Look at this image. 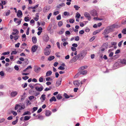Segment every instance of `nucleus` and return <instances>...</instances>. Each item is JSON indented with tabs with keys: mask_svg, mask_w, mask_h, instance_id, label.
Listing matches in <instances>:
<instances>
[{
	"mask_svg": "<svg viewBox=\"0 0 126 126\" xmlns=\"http://www.w3.org/2000/svg\"><path fill=\"white\" fill-rule=\"evenodd\" d=\"M122 32L124 34H126V29H123L122 31Z\"/></svg>",
	"mask_w": 126,
	"mask_h": 126,
	"instance_id": "64",
	"label": "nucleus"
},
{
	"mask_svg": "<svg viewBox=\"0 0 126 126\" xmlns=\"http://www.w3.org/2000/svg\"><path fill=\"white\" fill-rule=\"evenodd\" d=\"M51 46L50 45H47L46 47L45 48V50H46L47 49H49V48H50Z\"/></svg>",
	"mask_w": 126,
	"mask_h": 126,
	"instance_id": "50",
	"label": "nucleus"
},
{
	"mask_svg": "<svg viewBox=\"0 0 126 126\" xmlns=\"http://www.w3.org/2000/svg\"><path fill=\"white\" fill-rule=\"evenodd\" d=\"M74 84L75 85L76 87H78L79 85V83L78 81H75L74 82Z\"/></svg>",
	"mask_w": 126,
	"mask_h": 126,
	"instance_id": "17",
	"label": "nucleus"
},
{
	"mask_svg": "<svg viewBox=\"0 0 126 126\" xmlns=\"http://www.w3.org/2000/svg\"><path fill=\"white\" fill-rule=\"evenodd\" d=\"M123 41V40H122L118 43V46L119 47H121Z\"/></svg>",
	"mask_w": 126,
	"mask_h": 126,
	"instance_id": "52",
	"label": "nucleus"
},
{
	"mask_svg": "<svg viewBox=\"0 0 126 126\" xmlns=\"http://www.w3.org/2000/svg\"><path fill=\"white\" fill-rule=\"evenodd\" d=\"M32 68V67L31 66H29L25 69L24 70V71L25 72L27 70L30 69H31Z\"/></svg>",
	"mask_w": 126,
	"mask_h": 126,
	"instance_id": "42",
	"label": "nucleus"
},
{
	"mask_svg": "<svg viewBox=\"0 0 126 126\" xmlns=\"http://www.w3.org/2000/svg\"><path fill=\"white\" fill-rule=\"evenodd\" d=\"M52 80V79L50 77H48L46 78V80L47 81H51Z\"/></svg>",
	"mask_w": 126,
	"mask_h": 126,
	"instance_id": "51",
	"label": "nucleus"
},
{
	"mask_svg": "<svg viewBox=\"0 0 126 126\" xmlns=\"http://www.w3.org/2000/svg\"><path fill=\"white\" fill-rule=\"evenodd\" d=\"M74 8L76 10H79V8H80V7L77 5H75L74 6Z\"/></svg>",
	"mask_w": 126,
	"mask_h": 126,
	"instance_id": "41",
	"label": "nucleus"
},
{
	"mask_svg": "<svg viewBox=\"0 0 126 126\" xmlns=\"http://www.w3.org/2000/svg\"><path fill=\"white\" fill-rule=\"evenodd\" d=\"M90 13L92 16H97L98 14L96 10L93 9L90 11Z\"/></svg>",
	"mask_w": 126,
	"mask_h": 126,
	"instance_id": "4",
	"label": "nucleus"
},
{
	"mask_svg": "<svg viewBox=\"0 0 126 126\" xmlns=\"http://www.w3.org/2000/svg\"><path fill=\"white\" fill-rule=\"evenodd\" d=\"M19 104H16V105L15 109V110H17V109L19 108Z\"/></svg>",
	"mask_w": 126,
	"mask_h": 126,
	"instance_id": "62",
	"label": "nucleus"
},
{
	"mask_svg": "<svg viewBox=\"0 0 126 126\" xmlns=\"http://www.w3.org/2000/svg\"><path fill=\"white\" fill-rule=\"evenodd\" d=\"M32 42L33 44H35L36 43L37 39L36 38V37H33L32 38Z\"/></svg>",
	"mask_w": 126,
	"mask_h": 126,
	"instance_id": "16",
	"label": "nucleus"
},
{
	"mask_svg": "<svg viewBox=\"0 0 126 126\" xmlns=\"http://www.w3.org/2000/svg\"><path fill=\"white\" fill-rule=\"evenodd\" d=\"M9 53L10 52L9 51L3 52L2 54V55H8L9 54Z\"/></svg>",
	"mask_w": 126,
	"mask_h": 126,
	"instance_id": "53",
	"label": "nucleus"
},
{
	"mask_svg": "<svg viewBox=\"0 0 126 126\" xmlns=\"http://www.w3.org/2000/svg\"><path fill=\"white\" fill-rule=\"evenodd\" d=\"M45 54L46 55H49L50 54L51 52L50 50V49L45 50Z\"/></svg>",
	"mask_w": 126,
	"mask_h": 126,
	"instance_id": "15",
	"label": "nucleus"
},
{
	"mask_svg": "<svg viewBox=\"0 0 126 126\" xmlns=\"http://www.w3.org/2000/svg\"><path fill=\"white\" fill-rule=\"evenodd\" d=\"M35 85H38L36 86L35 87V89L37 91L41 92L43 89V87L41 84L39 83H37L35 84Z\"/></svg>",
	"mask_w": 126,
	"mask_h": 126,
	"instance_id": "2",
	"label": "nucleus"
},
{
	"mask_svg": "<svg viewBox=\"0 0 126 126\" xmlns=\"http://www.w3.org/2000/svg\"><path fill=\"white\" fill-rule=\"evenodd\" d=\"M79 58L78 55H77V56L74 57L70 62V63H72L75 62L78 59V58Z\"/></svg>",
	"mask_w": 126,
	"mask_h": 126,
	"instance_id": "6",
	"label": "nucleus"
},
{
	"mask_svg": "<svg viewBox=\"0 0 126 126\" xmlns=\"http://www.w3.org/2000/svg\"><path fill=\"white\" fill-rule=\"evenodd\" d=\"M13 70V68H11L9 67H7L6 68V71L9 72H11Z\"/></svg>",
	"mask_w": 126,
	"mask_h": 126,
	"instance_id": "18",
	"label": "nucleus"
},
{
	"mask_svg": "<svg viewBox=\"0 0 126 126\" xmlns=\"http://www.w3.org/2000/svg\"><path fill=\"white\" fill-rule=\"evenodd\" d=\"M31 114V113L29 111H27L25 112L22 114V116H24L27 115H30Z\"/></svg>",
	"mask_w": 126,
	"mask_h": 126,
	"instance_id": "27",
	"label": "nucleus"
},
{
	"mask_svg": "<svg viewBox=\"0 0 126 126\" xmlns=\"http://www.w3.org/2000/svg\"><path fill=\"white\" fill-rule=\"evenodd\" d=\"M61 79H59V80L57 81L56 82V86H58L59 85H60L61 84Z\"/></svg>",
	"mask_w": 126,
	"mask_h": 126,
	"instance_id": "28",
	"label": "nucleus"
},
{
	"mask_svg": "<svg viewBox=\"0 0 126 126\" xmlns=\"http://www.w3.org/2000/svg\"><path fill=\"white\" fill-rule=\"evenodd\" d=\"M38 109V107H34L33 108V110L32 112L33 113L34 111Z\"/></svg>",
	"mask_w": 126,
	"mask_h": 126,
	"instance_id": "47",
	"label": "nucleus"
},
{
	"mask_svg": "<svg viewBox=\"0 0 126 126\" xmlns=\"http://www.w3.org/2000/svg\"><path fill=\"white\" fill-rule=\"evenodd\" d=\"M45 96L46 95L45 94H43L42 95L41 97H40V99H42L43 100L42 101V102H43L46 99Z\"/></svg>",
	"mask_w": 126,
	"mask_h": 126,
	"instance_id": "22",
	"label": "nucleus"
},
{
	"mask_svg": "<svg viewBox=\"0 0 126 126\" xmlns=\"http://www.w3.org/2000/svg\"><path fill=\"white\" fill-rule=\"evenodd\" d=\"M39 5V4H38L37 5H36L35 6H34V7L32 6V7H30L29 8L32 9H36L38 7Z\"/></svg>",
	"mask_w": 126,
	"mask_h": 126,
	"instance_id": "36",
	"label": "nucleus"
},
{
	"mask_svg": "<svg viewBox=\"0 0 126 126\" xmlns=\"http://www.w3.org/2000/svg\"><path fill=\"white\" fill-rule=\"evenodd\" d=\"M120 62V63H121L122 64H126V60L125 59H123V60H122Z\"/></svg>",
	"mask_w": 126,
	"mask_h": 126,
	"instance_id": "30",
	"label": "nucleus"
},
{
	"mask_svg": "<svg viewBox=\"0 0 126 126\" xmlns=\"http://www.w3.org/2000/svg\"><path fill=\"white\" fill-rule=\"evenodd\" d=\"M10 13V10H8L7 12L6 13V16H8Z\"/></svg>",
	"mask_w": 126,
	"mask_h": 126,
	"instance_id": "43",
	"label": "nucleus"
},
{
	"mask_svg": "<svg viewBox=\"0 0 126 126\" xmlns=\"http://www.w3.org/2000/svg\"><path fill=\"white\" fill-rule=\"evenodd\" d=\"M58 25L59 27H61L63 24V22L62 21H60L58 23Z\"/></svg>",
	"mask_w": 126,
	"mask_h": 126,
	"instance_id": "46",
	"label": "nucleus"
},
{
	"mask_svg": "<svg viewBox=\"0 0 126 126\" xmlns=\"http://www.w3.org/2000/svg\"><path fill=\"white\" fill-rule=\"evenodd\" d=\"M52 27V25L50 24L47 28V30L48 31H50Z\"/></svg>",
	"mask_w": 126,
	"mask_h": 126,
	"instance_id": "44",
	"label": "nucleus"
},
{
	"mask_svg": "<svg viewBox=\"0 0 126 126\" xmlns=\"http://www.w3.org/2000/svg\"><path fill=\"white\" fill-rule=\"evenodd\" d=\"M54 56H51L48 58V61H50L53 59H54Z\"/></svg>",
	"mask_w": 126,
	"mask_h": 126,
	"instance_id": "33",
	"label": "nucleus"
},
{
	"mask_svg": "<svg viewBox=\"0 0 126 126\" xmlns=\"http://www.w3.org/2000/svg\"><path fill=\"white\" fill-rule=\"evenodd\" d=\"M50 8V6H47L45 7L43 9V11L44 13L48 12Z\"/></svg>",
	"mask_w": 126,
	"mask_h": 126,
	"instance_id": "5",
	"label": "nucleus"
},
{
	"mask_svg": "<svg viewBox=\"0 0 126 126\" xmlns=\"http://www.w3.org/2000/svg\"><path fill=\"white\" fill-rule=\"evenodd\" d=\"M94 20H101L103 19L99 18L97 17H94Z\"/></svg>",
	"mask_w": 126,
	"mask_h": 126,
	"instance_id": "45",
	"label": "nucleus"
},
{
	"mask_svg": "<svg viewBox=\"0 0 126 126\" xmlns=\"http://www.w3.org/2000/svg\"><path fill=\"white\" fill-rule=\"evenodd\" d=\"M63 14L64 16H69V13L68 12H64L63 13Z\"/></svg>",
	"mask_w": 126,
	"mask_h": 126,
	"instance_id": "48",
	"label": "nucleus"
},
{
	"mask_svg": "<svg viewBox=\"0 0 126 126\" xmlns=\"http://www.w3.org/2000/svg\"><path fill=\"white\" fill-rule=\"evenodd\" d=\"M19 36L17 35H16L15 36H14V38L15 41H16V40L18 39Z\"/></svg>",
	"mask_w": 126,
	"mask_h": 126,
	"instance_id": "38",
	"label": "nucleus"
},
{
	"mask_svg": "<svg viewBox=\"0 0 126 126\" xmlns=\"http://www.w3.org/2000/svg\"><path fill=\"white\" fill-rule=\"evenodd\" d=\"M56 101V99L55 98V97L54 96H53L52 98H51L49 100V101L50 102H52L53 101Z\"/></svg>",
	"mask_w": 126,
	"mask_h": 126,
	"instance_id": "25",
	"label": "nucleus"
},
{
	"mask_svg": "<svg viewBox=\"0 0 126 126\" xmlns=\"http://www.w3.org/2000/svg\"><path fill=\"white\" fill-rule=\"evenodd\" d=\"M29 77L28 76H25L22 77V78L23 79L26 80L28 79L29 78Z\"/></svg>",
	"mask_w": 126,
	"mask_h": 126,
	"instance_id": "61",
	"label": "nucleus"
},
{
	"mask_svg": "<svg viewBox=\"0 0 126 126\" xmlns=\"http://www.w3.org/2000/svg\"><path fill=\"white\" fill-rule=\"evenodd\" d=\"M65 35L66 36H67L66 35H70V32L68 31H66L65 32Z\"/></svg>",
	"mask_w": 126,
	"mask_h": 126,
	"instance_id": "58",
	"label": "nucleus"
},
{
	"mask_svg": "<svg viewBox=\"0 0 126 126\" xmlns=\"http://www.w3.org/2000/svg\"><path fill=\"white\" fill-rule=\"evenodd\" d=\"M17 94L18 93L17 91H12L11 93V95L12 97H14L17 95Z\"/></svg>",
	"mask_w": 126,
	"mask_h": 126,
	"instance_id": "13",
	"label": "nucleus"
},
{
	"mask_svg": "<svg viewBox=\"0 0 126 126\" xmlns=\"http://www.w3.org/2000/svg\"><path fill=\"white\" fill-rule=\"evenodd\" d=\"M87 72V70H84L83 71H81L80 72L81 74L82 75H85L86 74Z\"/></svg>",
	"mask_w": 126,
	"mask_h": 126,
	"instance_id": "35",
	"label": "nucleus"
},
{
	"mask_svg": "<svg viewBox=\"0 0 126 126\" xmlns=\"http://www.w3.org/2000/svg\"><path fill=\"white\" fill-rule=\"evenodd\" d=\"M27 39L26 35L25 34H23L22 36V41H25Z\"/></svg>",
	"mask_w": 126,
	"mask_h": 126,
	"instance_id": "21",
	"label": "nucleus"
},
{
	"mask_svg": "<svg viewBox=\"0 0 126 126\" xmlns=\"http://www.w3.org/2000/svg\"><path fill=\"white\" fill-rule=\"evenodd\" d=\"M58 69L59 70H63L65 68L62 66H60L58 68Z\"/></svg>",
	"mask_w": 126,
	"mask_h": 126,
	"instance_id": "49",
	"label": "nucleus"
},
{
	"mask_svg": "<svg viewBox=\"0 0 126 126\" xmlns=\"http://www.w3.org/2000/svg\"><path fill=\"white\" fill-rule=\"evenodd\" d=\"M24 20L26 22L29 21V18L28 17H25L24 18Z\"/></svg>",
	"mask_w": 126,
	"mask_h": 126,
	"instance_id": "60",
	"label": "nucleus"
},
{
	"mask_svg": "<svg viewBox=\"0 0 126 126\" xmlns=\"http://www.w3.org/2000/svg\"><path fill=\"white\" fill-rule=\"evenodd\" d=\"M120 64V62L119 61H118L116 62L114 64V66H116V67H118Z\"/></svg>",
	"mask_w": 126,
	"mask_h": 126,
	"instance_id": "31",
	"label": "nucleus"
},
{
	"mask_svg": "<svg viewBox=\"0 0 126 126\" xmlns=\"http://www.w3.org/2000/svg\"><path fill=\"white\" fill-rule=\"evenodd\" d=\"M87 66H82L80 67L79 69V70L80 72L81 70H83L85 69H86L87 68Z\"/></svg>",
	"mask_w": 126,
	"mask_h": 126,
	"instance_id": "23",
	"label": "nucleus"
},
{
	"mask_svg": "<svg viewBox=\"0 0 126 126\" xmlns=\"http://www.w3.org/2000/svg\"><path fill=\"white\" fill-rule=\"evenodd\" d=\"M18 121V119H16V120L12 122V124L13 125H15L17 123Z\"/></svg>",
	"mask_w": 126,
	"mask_h": 126,
	"instance_id": "54",
	"label": "nucleus"
},
{
	"mask_svg": "<svg viewBox=\"0 0 126 126\" xmlns=\"http://www.w3.org/2000/svg\"><path fill=\"white\" fill-rule=\"evenodd\" d=\"M86 52L85 51H82L78 55L79 57V58L80 59H82L86 55Z\"/></svg>",
	"mask_w": 126,
	"mask_h": 126,
	"instance_id": "3",
	"label": "nucleus"
},
{
	"mask_svg": "<svg viewBox=\"0 0 126 126\" xmlns=\"http://www.w3.org/2000/svg\"><path fill=\"white\" fill-rule=\"evenodd\" d=\"M19 107L20 110H23L25 108V104L23 103H21L19 104Z\"/></svg>",
	"mask_w": 126,
	"mask_h": 126,
	"instance_id": "14",
	"label": "nucleus"
},
{
	"mask_svg": "<svg viewBox=\"0 0 126 126\" xmlns=\"http://www.w3.org/2000/svg\"><path fill=\"white\" fill-rule=\"evenodd\" d=\"M39 17V16L37 14H36V17L34 18L33 19L35 21H37Z\"/></svg>",
	"mask_w": 126,
	"mask_h": 126,
	"instance_id": "37",
	"label": "nucleus"
},
{
	"mask_svg": "<svg viewBox=\"0 0 126 126\" xmlns=\"http://www.w3.org/2000/svg\"><path fill=\"white\" fill-rule=\"evenodd\" d=\"M80 16V15L77 12L76 14V17L78 18H79Z\"/></svg>",
	"mask_w": 126,
	"mask_h": 126,
	"instance_id": "56",
	"label": "nucleus"
},
{
	"mask_svg": "<svg viewBox=\"0 0 126 126\" xmlns=\"http://www.w3.org/2000/svg\"><path fill=\"white\" fill-rule=\"evenodd\" d=\"M43 40L45 42H47L49 39V38L47 35H45L44 36L43 38Z\"/></svg>",
	"mask_w": 126,
	"mask_h": 126,
	"instance_id": "8",
	"label": "nucleus"
},
{
	"mask_svg": "<svg viewBox=\"0 0 126 126\" xmlns=\"http://www.w3.org/2000/svg\"><path fill=\"white\" fill-rule=\"evenodd\" d=\"M13 32H12V35H18L19 32L17 29H13Z\"/></svg>",
	"mask_w": 126,
	"mask_h": 126,
	"instance_id": "12",
	"label": "nucleus"
},
{
	"mask_svg": "<svg viewBox=\"0 0 126 126\" xmlns=\"http://www.w3.org/2000/svg\"><path fill=\"white\" fill-rule=\"evenodd\" d=\"M25 94V93H24V94L23 95H21V101H23L24 100V99L25 97L24 96V95Z\"/></svg>",
	"mask_w": 126,
	"mask_h": 126,
	"instance_id": "32",
	"label": "nucleus"
},
{
	"mask_svg": "<svg viewBox=\"0 0 126 126\" xmlns=\"http://www.w3.org/2000/svg\"><path fill=\"white\" fill-rule=\"evenodd\" d=\"M102 29H100L94 31L93 33V35H95L97 33L100 32L102 30Z\"/></svg>",
	"mask_w": 126,
	"mask_h": 126,
	"instance_id": "19",
	"label": "nucleus"
},
{
	"mask_svg": "<svg viewBox=\"0 0 126 126\" xmlns=\"http://www.w3.org/2000/svg\"><path fill=\"white\" fill-rule=\"evenodd\" d=\"M108 43L107 42H106L103 44V47H107L108 46Z\"/></svg>",
	"mask_w": 126,
	"mask_h": 126,
	"instance_id": "63",
	"label": "nucleus"
},
{
	"mask_svg": "<svg viewBox=\"0 0 126 126\" xmlns=\"http://www.w3.org/2000/svg\"><path fill=\"white\" fill-rule=\"evenodd\" d=\"M56 97L57 99L59 100L62 98V96H61V94H58L56 96Z\"/></svg>",
	"mask_w": 126,
	"mask_h": 126,
	"instance_id": "34",
	"label": "nucleus"
},
{
	"mask_svg": "<svg viewBox=\"0 0 126 126\" xmlns=\"http://www.w3.org/2000/svg\"><path fill=\"white\" fill-rule=\"evenodd\" d=\"M38 48L37 46L36 45L33 46L31 48L32 51V52H35Z\"/></svg>",
	"mask_w": 126,
	"mask_h": 126,
	"instance_id": "9",
	"label": "nucleus"
},
{
	"mask_svg": "<svg viewBox=\"0 0 126 126\" xmlns=\"http://www.w3.org/2000/svg\"><path fill=\"white\" fill-rule=\"evenodd\" d=\"M64 32V30L63 29H62L58 33L60 34H63Z\"/></svg>",
	"mask_w": 126,
	"mask_h": 126,
	"instance_id": "40",
	"label": "nucleus"
},
{
	"mask_svg": "<svg viewBox=\"0 0 126 126\" xmlns=\"http://www.w3.org/2000/svg\"><path fill=\"white\" fill-rule=\"evenodd\" d=\"M37 116L38 119H43V117L42 116H41L40 115H38Z\"/></svg>",
	"mask_w": 126,
	"mask_h": 126,
	"instance_id": "55",
	"label": "nucleus"
},
{
	"mask_svg": "<svg viewBox=\"0 0 126 126\" xmlns=\"http://www.w3.org/2000/svg\"><path fill=\"white\" fill-rule=\"evenodd\" d=\"M34 69L35 72L38 73L40 72L41 70V68L36 65H35L34 66Z\"/></svg>",
	"mask_w": 126,
	"mask_h": 126,
	"instance_id": "7",
	"label": "nucleus"
},
{
	"mask_svg": "<svg viewBox=\"0 0 126 126\" xmlns=\"http://www.w3.org/2000/svg\"><path fill=\"white\" fill-rule=\"evenodd\" d=\"M31 118V116H25L24 117V120L25 121L28 120Z\"/></svg>",
	"mask_w": 126,
	"mask_h": 126,
	"instance_id": "29",
	"label": "nucleus"
},
{
	"mask_svg": "<svg viewBox=\"0 0 126 126\" xmlns=\"http://www.w3.org/2000/svg\"><path fill=\"white\" fill-rule=\"evenodd\" d=\"M115 25H113L112 26L107 27L105 30L102 33V34L104 35L108 34L112 31V28L114 27Z\"/></svg>",
	"mask_w": 126,
	"mask_h": 126,
	"instance_id": "1",
	"label": "nucleus"
},
{
	"mask_svg": "<svg viewBox=\"0 0 126 126\" xmlns=\"http://www.w3.org/2000/svg\"><path fill=\"white\" fill-rule=\"evenodd\" d=\"M51 114V113L50 111L49 110H47L46 111L45 114L46 116H49Z\"/></svg>",
	"mask_w": 126,
	"mask_h": 126,
	"instance_id": "20",
	"label": "nucleus"
},
{
	"mask_svg": "<svg viewBox=\"0 0 126 126\" xmlns=\"http://www.w3.org/2000/svg\"><path fill=\"white\" fill-rule=\"evenodd\" d=\"M64 96L66 98H68L70 97L66 93L64 94Z\"/></svg>",
	"mask_w": 126,
	"mask_h": 126,
	"instance_id": "57",
	"label": "nucleus"
},
{
	"mask_svg": "<svg viewBox=\"0 0 126 126\" xmlns=\"http://www.w3.org/2000/svg\"><path fill=\"white\" fill-rule=\"evenodd\" d=\"M18 19L16 18H15L14 19V22H16V23H17L18 24V25H19L20 24L21 22V20H19L17 21L16 22V20H17Z\"/></svg>",
	"mask_w": 126,
	"mask_h": 126,
	"instance_id": "26",
	"label": "nucleus"
},
{
	"mask_svg": "<svg viewBox=\"0 0 126 126\" xmlns=\"http://www.w3.org/2000/svg\"><path fill=\"white\" fill-rule=\"evenodd\" d=\"M52 73V72L51 71H47L46 74V76H50Z\"/></svg>",
	"mask_w": 126,
	"mask_h": 126,
	"instance_id": "24",
	"label": "nucleus"
},
{
	"mask_svg": "<svg viewBox=\"0 0 126 126\" xmlns=\"http://www.w3.org/2000/svg\"><path fill=\"white\" fill-rule=\"evenodd\" d=\"M43 76L40 77L39 79V81L40 82H42L43 81Z\"/></svg>",
	"mask_w": 126,
	"mask_h": 126,
	"instance_id": "39",
	"label": "nucleus"
},
{
	"mask_svg": "<svg viewBox=\"0 0 126 126\" xmlns=\"http://www.w3.org/2000/svg\"><path fill=\"white\" fill-rule=\"evenodd\" d=\"M11 113L15 116L17 114V113L15 111L13 110L12 111Z\"/></svg>",
	"mask_w": 126,
	"mask_h": 126,
	"instance_id": "59",
	"label": "nucleus"
},
{
	"mask_svg": "<svg viewBox=\"0 0 126 126\" xmlns=\"http://www.w3.org/2000/svg\"><path fill=\"white\" fill-rule=\"evenodd\" d=\"M17 16L19 18H21L22 16V13L20 10H18L17 14Z\"/></svg>",
	"mask_w": 126,
	"mask_h": 126,
	"instance_id": "10",
	"label": "nucleus"
},
{
	"mask_svg": "<svg viewBox=\"0 0 126 126\" xmlns=\"http://www.w3.org/2000/svg\"><path fill=\"white\" fill-rule=\"evenodd\" d=\"M84 15L85 17L88 19V20H90L91 19V17L90 14L88 13L85 12Z\"/></svg>",
	"mask_w": 126,
	"mask_h": 126,
	"instance_id": "11",
	"label": "nucleus"
}]
</instances>
